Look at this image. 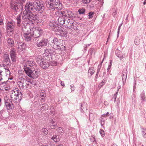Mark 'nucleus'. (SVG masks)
<instances>
[{
  "label": "nucleus",
  "mask_w": 146,
  "mask_h": 146,
  "mask_svg": "<svg viewBox=\"0 0 146 146\" xmlns=\"http://www.w3.org/2000/svg\"><path fill=\"white\" fill-rule=\"evenodd\" d=\"M11 101L13 104L17 105L22 98L21 92L18 89L12 90L10 94Z\"/></svg>",
  "instance_id": "nucleus-1"
},
{
  "label": "nucleus",
  "mask_w": 146,
  "mask_h": 146,
  "mask_svg": "<svg viewBox=\"0 0 146 146\" xmlns=\"http://www.w3.org/2000/svg\"><path fill=\"white\" fill-rule=\"evenodd\" d=\"M23 68L29 77L34 79L38 77L40 70L38 67L31 68L24 66Z\"/></svg>",
  "instance_id": "nucleus-2"
},
{
  "label": "nucleus",
  "mask_w": 146,
  "mask_h": 146,
  "mask_svg": "<svg viewBox=\"0 0 146 146\" xmlns=\"http://www.w3.org/2000/svg\"><path fill=\"white\" fill-rule=\"evenodd\" d=\"M60 15L58 21V23L63 26L64 25L67 18H71L73 14H72L71 12H66L65 11H61L58 12Z\"/></svg>",
  "instance_id": "nucleus-3"
},
{
  "label": "nucleus",
  "mask_w": 146,
  "mask_h": 146,
  "mask_svg": "<svg viewBox=\"0 0 146 146\" xmlns=\"http://www.w3.org/2000/svg\"><path fill=\"white\" fill-rule=\"evenodd\" d=\"M61 40L58 39L56 38H54L51 42L50 45L52 48L58 50L60 51L64 50L65 47L61 43Z\"/></svg>",
  "instance_id": "nucleus-4"
},
{
  "label": "nucleus",
  "mask_w": 146,
  "mask_h": 146,
  "mask_svg": "<svg viewBox=\"0 0 146 146\" xmlns=\"http://www.w3.org/2000/svg\"><path fill=\"white\" fill-rule=\"evenodd\" d=\"M37 17V15L36 13L32 12L27 13V15L24 14L22 15L23 20L24 21L28 22L29 23L30 21L36 20Z\"/></svg>",
  "instance_id": "nucleus-5"
},
{
  "label": "nucleus",
  "mask_w": 146,
  "mask_h": 146,
  "mask_svg": "<svg viewBox=\"0 0 146 146\" xmlns=\"http://www.w3.org/2000/svg\"><path fill=\"white\" fill-rule=\"evenodd\" d=\"M17 83L19 87L21 89H26L29 85L28 84L27 79H25L22 77L19 78Z\"/></svg>",
  "instance_id": "nucleus-6"
},
{
  "label": "nucleus",
  "mask_w": 146,
  "mask_h": 146,
  "mask_svg": "<svg viewBox=\"0 0 146 146\" xmlns=\"http://www.w3.org/2000/svg\"><path fill=\"white\" fill-rule=\"evenodd\" d=\"M25 10L23 11V15H27V13L35 11L34 2H28L27 3L25 7Z\"/></svg>",
  "instance_id": "nucleus-7"
},
{
  "label": "nucleus",
  "mask_w": 146,
  "mask_h": 146,
  "mask_svg": "<svg viewBox=\"0 0 146 146\" xmlns=\"http://www.w3.org/2000/svg\"><path fill=\"white\" fill-rule=\"evenodd\" d=\"M35 10L36 11L41 13L44 10L43 2L42 1H38L34 2Z\"/></svg>",
  "instance_id": "nucleus-8"
},
{
  "label": "nucleus",
  "mask_w": 146,
  "mask_h": 146,
  "mask_svg": "<svg viewBox=\"0 0 146 146\" xmlns=\"http://www.w3.org/2000/svg\"><path fill=\"white\" fill-rule=\"evenodd\" d=\"M15 26V22L13 21H8L6 24V28L7 33L13 34Z\"/></svg>",
  "instance_id": "nucleus-9"
},
{
  "label": "nucleus",
  "mask_w": 146,
  "mask_h": 146,
  "mask_svg": "<svg viewBox=\"0 0 146 146\" xmlns=\"http://www.w3.org/2000/svg\"><path fill=\"white\" fill-rule=\"evenodd\" d=\"M30 31L33 36L35 38L39 37L43 32V31L40 28H36L33 27L30 29Z\"/></svg>",
  "instance_id": "nucleus-10"
},
{
  "label": "nucleus",
  "mask_w": 146,
  "mask_h": 146,
  "mask_svg": "<svg viewBox=\"0 0 146 146\" xmlns=\"http://www.w3.org/2000/svg\"><path fill=\"white\" fill-rule=\"evenodd\" d=\"M63 26L69 29L74 28V29H75L74 21L71 19H68L67 18H66Z\"/></svg>",
  "instance_id": "nucleus-11"
},
{
  "label": "nucleus",
  "mask_w": 146,
  "mask_h": 146,
  "mask_svg": "<svg viewBox=\"0 0 146 146\" xmlns=\"http://www.w3.org/2000/svg\"><path fill=\"white\" fill-rule=\"evenodd\" d=\"M29 23L28 22L23 21L21 23V28L24 35L30 33V29L28 27L27 24Z\"/></svg>",
  "instance_id": "nucleus-12"
},
{
  "label": "nucleus",
  "mask_w": 146,
  "mask_h": 146,
  "mask_svg": "<svg viewBox=\"0 0 146 146\" xmlns=\"http://www.w3.org/2000/svg\"><path fill=\"white\" fill-rule=\"evenodd\" d=\"M48 43V40L47 39H44L40 41H37L36 45L38 47H41L46 46Z\"/></svg>",
  "instance_id": "nucleus-13"
},
{
  "label": "nucleus",
  "mask_w": 146,
  "mask_h": 146,
  "mask_svg": "<svg viewBox=\"0 0 146 146\" xmlns=\"http://www.w3.org/2000/svg\"><path fill=\"white\" fill-rule=\"evenodd\" d=\"M19 4L17 3L11 4V8L13 10L15 15H17L19 12Z\"/></svg>",
  "instance_id": "nucleus-14"
},
{
  "label": "nucleus",
  "mask_w": 146,
  "mask_h": 146,
  "mask_svg": "<svg viewBox=\"0 0 146 146\" xmlns=\"http://www.w3.org/2000/svg\"><path fill=\"white\" fill-rule=\"evenodd\" d=\"M54 0H46V6L49 10H51L54 9V6L53 5Z\"/></svg>",
  "instance_id": "nucleus-15"
},
{
  "label": "nucleus",
  "mask_w": 146,
  "mask_h": 146,
  "mask_svg": "<svg viewBox=\"0 0 146 146\" xmlns=\"http://www.w3.org/2000/svg\"><path fill=\"white\" fill-rule=\"evenodd\" d=\"M54 51V50L52 48H46L44 50V52L43 55L44 56L47 57L49 56V55H51L52 54H53Z\"/></svg>",
  "instance_id": "nucleus-16"
},
{
  "label": "nucleus",
  "mask_w": 146,
  "mask_h": 146,
  "mask_svg": "<svg viewBox=\"0 0 146 146\" xmlns=\"http://www.w3.org/2000/svg\"><path fill=\"white\" fill-rule=\"evenodd\" d=\"M53 5L54 6V9L55 8L60 9L62 8V4L59 0H54Z\"/></svg>",
  "instance_id": "nucleus-17"
},
{
  "label": "nucleus",
  "mask_w": 146,
  "mask_h": 146,
  "mask_svg": "<svg viewBox=\"0 0 146 146\" xmlns=\"http://www.w3.org/2000/svg\"><path fill=\"white\" fill-rule=\"evenodd\" d=\"M26 64L27 65L26 66L27 67V66H28L31 67H34V68L37 67L36 66L35 62L32 59H30L28 60L26 62Z\"/></svg>",
  "instance_id": "nucleus-18"
},
{
  "label": "nucleus",
  "mask_w": 146,
  "mask_h": 146,
  "mask_svg": "<svg viewBox=\"0 0 146 146\" xmlns=\"http://www.w3.org/2000/svg\"><path fill=\"white\" fill-rule=\"evenodd\" d=\"M10 55L13 62H15L16 60V56L15 50V49L13 48L11 51Z\"/></svg>",
  "instance_id": "nucleus-19"
},
{
  "label": "nucleus",
  "mask_w": 146,
  "mask_h": 146,
  "mask_svg": "<svg viewBox=\"0 0 146 146\" xmlns=\"http://www.w3.org/2000/svg\"><path fill=\"white\" fill-rule=\"evenodd\" d=\"M39 65L43 69L48 68L49 66V63L45 60H43Z\"/></svg>",
  "instance_id": "nucleus-20"
},
{
  "label": "nucleus",
  "mask_w": 146,
  "mask_h": 146,
  "mask_svg": "<svg viewBox=\"0 0 146 146\" xmlns=\"http://www.w3.org/2000/svg\"><path fill=\"white\" fill-rule=\"evenodd\" d=\"M4 61L6 63L7 65H10L11 64V63L9 55L8 54H4Z\"/></svg>",
  "instance_id": "nucleus-21"
},
{
  "label": "nucleus",
  "mask_w": 146,
  "mask_h": 146,
  "mask_svg": "<svg viewBox=\"0 0 146 146\" xmlns=\"http://www.w3.org/2000/svg\"><path fill=\"white\" fill-rule=\"evenodd\" d=\"M24 37L25 40L27 41H29L31 40L32 37H33L32 35V33H30L24 35Z\"/></svg>",
  "instance_id": "nucleus-22"
},
{
  "label": "nucleus",
  "mask_w": 146,
  "mask_h": 146,
  "mask_svg": "<svg viewBox=\"0 0 146 146\" xmlns=\"http://www.w3.org/2000/svg\"><path fill=\"white\" fill-rule=\"evenodd\" d=\"M17 44L18 45V48L19 50H23V49L26 48V44L23 42H18Z\"/></svg>",
  "instance_id": "nucleus-23"
},
{
  "label": "nucleus",
  "mask_w": 146,
  "mask_h": 146,
  "mask_svg": "<svg viewBox=\"0 0 146 146\" xmlns=\"http://www.w3.org/2000/svg\"><path fill=\"white\" fill-rule=\"evenodd\" d=\"M5 104L7 108L8 109H11L13 107V106L15 105V104H13L11 101V103L9 102L8 100L5 102Z\"/></svg>",
  "instance_id": "nucleus-24"
},
{
  "label": "nucleus",
  "mask_w": 146,
  "mask_h": 146,
  "mask_svg": "<svg viewBox=\"0 0 146 146\" xmlns=\"http://www.w3.org/2000/svg\"><path fill=\"white\" fill-rule=\"evenodd\" d=\"M59 33L60 35L61 36L64 37H66L67 34V32L66 31L64 28H61Z\"/></svg>",
  "instance_id": "nucleus-25"
},
{
  "label": "nucleus",
  "mask_w": 146,
  "mask_h": 146,
  "mask_svg": "<svg viewBox=\"0 0 146 146\" xmlns=\"http://www.w3.org/2000/svg\"><path fill=\"white\" fill-rule=\"evenodd\" d=\"M3 85L4 87L3 88H4L6 90H9L10 89V86L9 84L6 82H4L2 84Z\"/></svg>",
  "instance_id": "nucleus-26"
},
{
  "label": "nucleus",
  "mask_w": 146,
  "mask_h": 146,
  "mask_svg": "<svg viewBox=\"0 0 146 146\" xmlns=\"http://www.w3.org/2000/svg\"><path fill=\"white\" fill-rule=\"evenodd\" d=\"M50 127L52 129H54L56 126V123H55V121L53 120L52 119L49 122Z\"/></svg>",
  "instance_id": "nucleus-27"
},
{
  "label": "nucleus",
  "mask_w": 146,
  "mask_h": 146,
  "mask_svg": "<svg viewBox=\"0 0 146 146\" xmlns=\"http://www.w3.org/2000/svg\"><path fill=\"white\" fill-rule=\"evenodd\" d=\"M49 27L51 30V28L54 27L55 26H57V24L54 21H50L49 23Z\"/></svg>",
  "instance_id": "nucleus-28"
},
{
  "label": "nucleus",
  "mask_w": 146,
  "mask_h": 146,
  "mask_svg": "<svg viewBox=\"0 0 146 146\" xmlns=\"http://www.w3.org/2000/svg\"><path fill=\"white\" fill-rule=\"evenodd\" d=\"M17 25L18 27H21V15H19L16 18Z\"/></svg>",
  "instance_id": "nucleus-29"
},
{
  "label": "nucleus",
  "mask_w": 146,
  "mask_h": 146,
  "mask_svg": "<svg viewBox=\"0 0 146 146\" xmlns=\"http://www.w3.org/2000/svg\"><path fill=\"white\" fill-rule=\"evenodd\" d=\"M61 28L62 27L60 26H59L57 24V26H55L54 27L51 28V30L54 32H59Z\"/></svg>",
  "instance_id": "nucleus-30"
},
{
  "label": "nucleus",
  "mask_w": 146,
  "mask_h": 146,
  "mask_svg": "<svg viewBox=\"0 0 146 146\" xmlns=\"http://www.w3.org/2000/svg\"><path fill=\"white\" fill-rule=\"evenodd\" d=\"M51 139H53L56 142L60 141L59 136L58 135H54L51 138Z\"/></svg>",
  "instance_id": "nucleus-31"
},
{
  "label": "nucleus",
  "mask_w": 146,
  "mask_h": 146,
  "mask_svg": "<svg viewBox=\"0 0 146 146\" xmlns=\"http://www.w3.org/2000/svg\"><path fill=\"white\" fill-rule=\"evenodd\" d=\"M44 60L43 57L41 56H38L36 59V62L39 64H40Z\"/></svg>",
  "instance_id": "nucleus-32"
},
{
  "label": "nucleus",
  "mask_w": 146,
  "mask_h": 146,
  "mask_svg": "<svg viewBox=\"0 0 146 146\" xmlns=\"http://www.w3.org/2000/svg\"><path fill=\"white\" fill-rule=\"evenodd\" d=\"M7 43L11 47H12L14 44V42L13 39L11 38H9L7 40Z\"/></svg>",
  "instance_id": "nucleus-33"
},
{
  "label": "nucleus",
  "mask_w": 146,
  "mask_h": 146,
  "mask_svg": "<svg viewBox=\"0 0 146 146\" xmlns=\"http://www.w3.org/2000/svg\"><path fill=\"white\" fill-rule=\"evenodd\" d=\"M141 100V102H143L145 100V94L144 91H143L140 94Z\"/></svg>",
  "instance_id": "nucleus-34"
},
{
  "label": "nucleus",
  "mask_w": 146,
  "mask_h": 146,
  "mask_svg": "<svg viewBox=\"0 0 146 146\" xmlns=\"http://www.w3.org/2000/svg\"><path fill=\"white\" fill-rule=\"evenodd\" d=\"M42 106L41 107V110L43 111H45L47 110L48 108V106L46 103L42 104Z\"/></svg>",
  "instance_id": "nucleus-35"
},
{
  "label": "nucleus",
  "mask_w": 146,
  "mask_h": 146,
  "mask_svg": "<svg viewBox=\"0 0 146 146\" xmlns=\"http://www.w3.org/2000/svg\"><path fill=\"white\" fill-rule=\"evenodd\" d=\"M141 134L143 137L146 138V129L145 128H141Z\"/></svg>",
  "instance_id": "nucleus-36"
},
{
  "label": "nucleus",
  "mask_w": 146,
  "mask_h": 146,
  "mask_svg": "<svg viewBox=\"0 0 146 146\" xmlns=\"http://www.w3.org/2000/svg\"><path fill=\"white\" fill-rule=\"evenodd\" d=\"M41 133L43 135H47L48 133V130L46 128H42L41 131Z\"/></svg>",
  "instance_id": "nucleus-37"
},
{
  "label": "nucleus",
  "mask_w": 146,
  "mask_h": 146,
  "mask_svg": "<svg viewBox=\"0 0 146 146\" xmlns=\"http://www.w3.org/2000/svg\"><path fill=\"white\" fill-rule=\"evenodd\" d=\"M100 121V123L102 126H103L105 124V119L104 118L101 117L99 119Z\"/></svg>",
  "instance_id": "nucleus-38"
},
{
  "label": "nucleus",
  "mask_w": 146,
  "mask_h": 146,
  "mask_svg": "<svg viewBox=\"0 0 146 146\" xmlns=\"http://www.w3.org/2000/svg\"><path fill=\"white\" fill-rule=\"evenodd\" d=\"M94 72L95 69L93 68H89L88 70V72L90 74L91 76L93 75L94 73Z\"/></svg>",
  "instance_id": "nucleus-39"
},
{
  "label": "nucleus",
  "mask_w": 146,
  "mask_h": 146,
  "mask_svg": "<svg viewBox=\"0 0 146 146\" xmlns=\"http://www.w3.org/2000/svg\"><path fill=\"white\" fill-rule=\"evenodd\" d=\"M122 52L121 51L118 50L117 49L115 51V53L117 57L119 58H121V56H119L121 54Z\"/></svg>",
  "instance_id": "nucleus-40"
},
{
  "label": "nucleus",
  "mask_w": 146,
  "mask_h": 146,
  "mask_svg": "<svg viewBox=\"0 0 146 146\" xmlns=\"http://www.w3.org/2000/svg\"><path fill=\"white\" fill-rule=\"evenodd\" d=\"M78 12L80 14H83L85 12V10L83 8L80 9L78 10Z\"/></svg>",
  "instance_id": "nucleus-41"
},
{
  "label": "nucleus",
  "mask_w": 146,
  "mask_h": 146,
  "mask_svg": "<svg viewBox=\"0 0 146 146\" xmlns=\"http://www.w3.org/2000/svg\"><path fill=\"white\" fill-rule=\"evenodd\" d=\"M113 12L112 15L114 17H115L117 14V8H114L112 9Z\"/></svg>",
  "instance_id": "nucleus-42"
},
{
  "label": "nucleus",
  "mask_w": 146,
  "mask_h": 146,
  "mask_svg": "<svg viewBox=\"0 0 146 146\" xmlns=\"http://www.w3.org/2000/svg\"><path fill=\"white\" fill-rule=\"evenodd\" d=\"M134 42L136 45H139V39L138 37H135Z\"/></svg>",
  "instance_id": "nucleus-43"
},
{
  "label": "nucleus",
  "mask_w": 146,
  "mask_h": 146,
  "mask_svg": "<svg viewBox=\"0 0 146 146\" xmlns=\"http://www.w3.org/2000/svg\"><path fill=\"white\" fill-rule=\"evenodd\" d=\"M28 84L29 82L31 84H32L33 86H35L36 84L35 83V81H33L30 80L29 79H27Z\"/></svg>",
  "instance_id": "nucleus-44"
},
{
  "label": "nucleus",
  "mask_w": 146,
  "mask_h": 146,
  "mask_svg": "<svg viewBox=\"0 0 146 146\" xmlns=\"http://www.w3.org/2000/svg\"><path fill=\"white\" fill-rule=\"evenodd\" d=\"M0 67L3 68H1L3 70V71H4L5 70H6V68H9L6 65H5L4 64H2L1 65H0Z\"/></svg>",
  "instance_id": "nucleus-45"
},
{
  "label": "nucleus",
  "mask_w": 146,
  "mask_h": 146,
  "mask_svg": "<svg viewBox=\"0 0 146 146\" xmlns=\"http://www.w3.org/2000/svg\"><path fill=\"white\" fill-rule=\"evenodd\" d=\"M36 21V22L38 24L40 25H42L43 24L44 21L41 19H39Z\"/></svg>",
  "instance_id": "nucleus-46"
},
{
  "label": "nucleus",
  "mask_w": 146,
  "mask_h": 146,
  "mask_svg": "<svg viewBox=\"0 0 146 146\" xmlns=\"http://www.w3.org/2000/svg\"><path fill=\"white\" fill-rule=\"evenodd\" d=\"M122 77L123 82H125L127 77V75L122 74Z\"/></svg>",
  "instance_id": "nucleus-47"
},
{
  "label": "nucleus",
  "mask_w": 146,
  "mask_h": 146,
  "mask_svg": "<svg viewBox=\"0 0 146 146\" xmlns=\"http://www.w3.org/2000/svg\"><path fill=\"white\" fill-rule=\"evenodd\" d=\"M119 56H121V58H119L120 60H121L122 59H123V58H125V57L127 56V55H126V54L124 53V54H121Z\"/></svg>",
  "instance_id": "nucleus-48"
},
{
  "label": "nucleus",
  "mask_w": 146,
  "mask_h": 146,
  "mask_svg": "<svg viewBox=\"0 0 146 146\" xmlns=\"http://www.w3.org/2000/svg\"><path fill=\"white\" fill-rule=\"evenodd\" d=\"M3 70L0 68V80L2 79V76L3 74Z\"/></svg>",
  "instance_id": "nucleus-49"
},
{
  "label": "nucleus",
  "mask_w": 146,
  "mask_h": 146,
  "mask_svg": "<svg viewBox=\"0 0 146 146\" xmlns=\"http://www.w3.org/2000/svg\"><path fill=\"white\" fill-rule=\"evenodd\" d=\"M6 112V111L4 109H3L0 111V116H2V115L4 114Z\"/></svg>",
  "instance_id": "nucleus-50"
},
{
  "label": "nucleus",
  "mask_w": 146,
  "mask_h": 146,
  "mask_svg": "<svg viewBox=\"0 0 146 146\" xmlns=\"http://www.w3.org/2000/svg\"><path fill=\"white\" fill-rule=\"evenodd\" d=\"M89 119L90 121L93 120L94 119V115L93 113H90L89 115Z\"/></svg>",
  "instance_id": "nucleus-51"
},
{
  "label": "nucleus",
  "mask_w": 146,
  "mask_h": 146,
  "mask_svg": "<svg viewBox=\"0 0 146 146\" xmlns=\"http://www.w3.org/2000/svg\"><path fill=\"white\" fill-rule=\"evenodd\" d=\"M100 133L102 137H104L105 135V132L104 130L100 129Z\"/></svg>",
  "instance_id": "nucleus-52"
},
{
  "label": "nucleus",
  "mask_w": 146,
  "mask_h": 146,
  "mask_svg": "<svg viewBox=\"0 0 146 146\" xmlns=\"http://www.w3.org/2000/svg\"><path fill=\"white\" fill-rule=\"evenodd\" d=\"M5 72L6 74V75H10L11 74L9 70V68H6V70H5Z\"/></svg>",
  "instance_id": "nucleus-53"
},
{
  "label": "nucleus",
  "mask_w": 146,
  "mask_h": 146,
  "mask_svg": "<svg viewBox=\"0 0 146 146\" xmlns=\"http://www.w3.org/2000/svg\"><path fill=\"white\" fill-rule=\"evenodd\" d=\"M90 139L91 142H94L96 141L95 139V137L94 136H91L90 138Z\"/></svg>",
  "instance_id": "nucleus-54"
},
{
  "label": "nucleus",
  "mask_w": 146,
  "mask_h": 146,
  "mask_svg": "<svg viewBox=\"0 0 146 146\" xmlns=\"http://www.w3.org/2000/svg\"><path fill=\"white\" fill-rule=\"evenodd\" d=\"M58 132L60 133H63L64 131L63 130L62 128L61 127H59L58 129Z\"/></svg>",
  "instance_id": "nucleus-55"
},
{
  "label": "nucleus",
  "mask_w": 146,
  "mask_h": 146,
  "mask_svg": "<svg viewBox=\"0 0 146 146\" xmlns=\"http://www.w3.org/2000/svg\"><path fill=\"white\" fill-rule=\"evenodd\" d=\"M90 0H82V2L84 4H87L89 3Z\"/></svg>",
  "instance_id": "nucleus-56"
},
{
  "label": "nucleus",
  "mask_w": 146,
  "mask_h": 146,
  "mask_svg": "<svg viewBox=\"0 0 146 146\" xmlns=\"http://www.w3.org/2000/svg\"><path fill=\"white\" fill-rule=\"evenodd\" d=\"M136 79L134 80V86L133 87V91H135L136 88Z\"/></svg>",
  "instance_id": "nucleus-57"
},
{
  "label": "nucleus",
  "mask_w": 146,
  "mask_h": 146,
  "mask_svg": "<svg viewBox=\"0 0 146 146\" xmlns=\"http://www.w3.org/2000/svg\"><path fill=\"white\" fill-rule=\"evenodd\" d=\"M94 14V12H90L88 13V16L89 18H91L92 17V15Z\"/></svg>",
  "instance_id": "nucleus-58"
},
{
  "label": "nucleus",
  "mask_w": 146,
  "mask_h": 146,
  "mask_svg": "<svg viewBox=\"0 0 146 146\" xmlns=\"http://www.w3.org/2000/svg\"><path fill=\"white\" fill-rule=\"evenodd\" d=\"M118 93V91L116 92L115 94L114 95L113 98L114 99V102H115L116 101V99L117 98V94Z\"/></svg>",
  "instance_id": "nucleus-59"
},
{
  "label": "nucleus",
  "mask_w": 146,
  "mask_h": 146,
  "mask_svg": "<svg viewBox=\"0 0 146 146\" xmlns=\"http://www.w3.org/2000/svg\"><path fill=\"white\" fill-rule=\"evenodd\" d=\"M86 104H84L81 105V109L83 111V110H84L83 109H84V110L86 109V110H87V108H84L83 107V106H86Z\"/></svg>",
  "instance_id": "nucleus-60"
},
{
  "label": "nucleus",
  "mask_w": 146,
  "mask_h": 146,
  "mask_svg": "<svg viewBox=\"0 0 146 146\" xmlns=\"http://www.w3.org/2000/svg\"><path fill=\"white\" fill-rule=\"evenodd\" d=\"M127 70L126 69H124L122 72V74H127Z\"/></svg>",
  "instance_id": "nucleus-61"
},
{
  "label": "nucleus",
  "mask_w": 146,
  "mask_h": 146,
  "mask_svg": "<svg viewBox=\"0 0 146 146\" xmlns=\"http://www.w3.org/2000/svg\"><path fill=\"white\" fill-rule=\"evenodd\" d=\"M19 35L18 34H16L15 35L14 37L15 39L17 40H19Z\"/></svg>",
  "instance_id": "nucleus-62"
},
{
  "label": "nucleus",
  "mask_w": 146,
  "mask_h": 146,
  "mask_svg": "<svg viewBox=\"0 0 146 146\" xmlns=\"http://www.w3.org/2000/svg\"><path fill=\"white\" fill-rule=\"evenodd\" d=\"M101 68V66H100V65H99L98 66V69H97V73H99L100 71V69Z\"/></svg>",
  "instance_id": "nucleus-63"
},
{
  "label": "nucleus",
  "mask_w": 146,
  "mask_h": 146,
  "mask_svg": "<svg viewBox=\"0 0 146 146\" xmlns=\"http://www.w3.org/2000/svg\"><path fill=\"white\" fill-rule=\"evenodd\" d=\"M107 116H108L106 114H105L102 115L101 117L104 118V117H106Z\"/></svg>",
  "instance_id": "nucleus-64"
}]
</instances>
